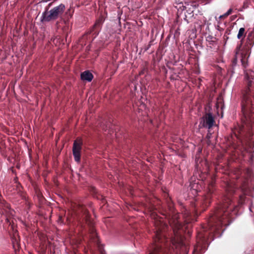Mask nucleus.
Wrapping results in <instances>:
<instances>
[{
    "mask_svg": "<svg viewBox=\"0 0 254 254\" xmlns=\"http://www.w3.org/2000/svg\"><path fill=\"white\" fill-rule=\"evenodd\" d=\"M226 191L227 194L224 196L222 203L210 215L207 225H203L201 230L197 232L196 242L198 248L202 249L205 247L209 237L214 235L219 237L222 231V226H228L231 222L232 212L235 207L232 203L231 196L234 193L235 190L231 186L228 185Z\"/></svg>",
    "mask_w": 254,
    "mask_h": 254,
    "instance_id": "nucleus-1",
    "label": "nucleus"
},
{
    "mask_svg": "<svg viewBox=\"0 0 254 254\" xmlns=\"http://www.w3.org/2000/svg\"><path fill=\"white\" fill-rule=\"evenodd\" d=\"M245 79L246 87L241 101L242 125L237 130L238 133L235 131L234 134L237 139L245 136L250 140L254 131V68L246 73Z\"/></svg>",
    "mask_w": 254,
    "mask_h": 254,
    "instance_id": "nucleus-2",
    "label": "nucleus"
},
{
    "mask_svg": "<svg viewBox=\"0 0 254 254\" xmlns=\"http://www.w3.org/2000/svg\"><path fill=\"white\" fill-rule=\"evenodd\" d=\"M148 211L151 213V217L154 219L155 231L153 237V244L152 246L151 251L149 254H168V239L164 232L168 228V225L164 223L161 219H159L155 212V206L149 204L146 206Z\"/></svg>",
    "mask_w": 254,
    "mask_h": 254,
    "instance_id": "nucleus-3",
    "label": "nucleus"
},
{
    "mask_svg": "<svg viewBox=\"0 0 254 254\" xmlns=\"http://www.w3.org/2000/svg\"><path fill=\"white\" fill-rule=\"evenodd\" d=\"M254 45V31H251L247 35L245 45L242 48V40L235 49V57L232 61L231 67L229 69L232 73L234 72V68L237 66L238 59H240L242 65L246 68L248 65V59L251 53V49Z\"/></svg>",
    "mask_w": 254,
    "mask_h": 254,
    "instance_id": "nucleus-4",
    "label": "nucleus"
},
{
    "mask_svg": "<svg viewBox=\"0 0 254 254\" xmlns=\"http://www.w3.org/2000/svg\"><path fill=\"white\" fill-rule=\"evenodd\" d=\"M79 211L81 213V219L82 221H84L90 227V243L91 245L93 244L97 248L100 254H104V250L103 246L100 244V240L98 238L95 229L93 227V222L90 218L88 211L84 206H81L79 208Z\"/></svg>",
    "mask_w": 254,
    "mask_h": 254,
    "instance_id": "nucleus-5",
    "label": "nucleus"
},
{
    "mask_svg": "<svg viewBox=\"0 0 254 254\" xmlns=\"http://www.w3.org/2000/svg\"><path fill=\"white\" fill-rule=\"evenodd\" d=\"M163 215L168 219L174 233H176L177 231L181 229L182 226L179 220L180 214L176 212L172 203H170L168 204V210L165 213H163Z\"/></svg>",
    "mask_w": 254,
    "mask_h": 254,
    "instance_id": "nucleus-6",
    "label": "nucleus"
},
{
    "mask_svg": "<svg viewBox=\"0 0 254 254\" xmlns=\"http://www.w3.org/2000/svg\"><path fill=\"white\" fill-rule=\"evenodd\" d=\"M64 9V5L61 4L58 6L54 7L50 10H46L43 13L41 21L43 22H49L57 19L62 15Z\"/></svg>",
    "mask_w": 254,
    "mask_h": 254,
    "instance_id": "nucleus-7",
    "label": "nucleus"
},
{
    "mask_svg": "<svg viewBox=\"0 0 254 254\" xmlns=\"http://www.w3.org/2000/svg\"><path fill=\"white\" fill-rule=\"evenodd\" d=\"M198 205V202H196L194 204V209L192 210L193 213H194L193 215L191 214V213L186 209H185L184 211H182L185 218V222L186 223H190L196 221V216L198 215V213L199 211L198 208H197Z\"/></svg>",
    "mask_w": 254,
    "mask_h": 254,
    "instance_id": "nucleus-8",
    "label": "nucleus"
},
{
    "mask_svg": "<svg viewBox=\"0 0 254 254\" xmlns=\"http://www.w3.org/2000/svg\"><path fill=\"white\" fill-rule=\"evenodd\" d=\"M83 144L82 140L80 138H77L73 144L72 152L74 160L79 162L80 161L81 150Z\"/></svg>",
    "mask_w": 254,
    "mask_h": 254,
    "instance_id": "nucleus-9",
    "label": "nucleus"
},
{
    "mask_svg": "<svg viewBox=\"0 0 254 254\" xmlns=\"http://www.w3.org/2000/svg\"><path fill=\"white\" fill-rule=\"evenodd\" d=\"M104 20L105 18L104 16L102 15L100 16L97 19L96 22L91 29L90 31V34H92V35L94 36V38L98 35Z\"/></svg>",
    "mask_w": 254,
    "mask_h": 254,
    "instance_id": "nucleus-10",
    "label": "nucleus"
},
{
    "mask_svg": "<svg viewBox=\"0 0 254 254\" xmlns=\"http://www.w3.org/2000/svg\"><path fill=\"white\" fill-rule=\"evenodd\" d=\"M202 120V126L208 128L212 127L215 123L214 119L211 113H210L206 114L205 116L203 117Z\"/></svg>",
    "mask_w": 254,
    "mask_h": 254,
    "instance_id": "nucleus-11",
    "label": "nucleus"
},
{
    "mask_svg": "<svg viewBox=\"0 0 254 254\" xmlns=\"http://www.w3.org/2000/svg\"><path fill=\"white\" fill-rule=\"evenodd\" d=\"M212 188V185L209 186L207 193L206 195H205V197L204 198V202L203 203V205H205V206H207L210 203L211 195L214 192Z\"/></svg>",
    "mask_w": 254,
    "mask_h": 254,
    "instance_id": "nucleus-12",
    "label": "nucleus"
},
{
    "mask_svg": "<svg viewBox=\"0 0 254 254\" xmlns=\"http://www.w3.org/2000/svg\"><path fill=\"white\" fill-rule=\"evenodd\" d=\"M93 78V75L89 70H86L81 73V79L82 80H86L88 82L92 81Z\"/></svg>",
    "mask_w": 254,
    "mask_h": 254,
    "instance_id": "nucleus-13",
    "label": "nucleus"
},
{
    "mask_svg": "<svg viewBox=\"0 0 254 254\" xmlns=\"http://www.w3.org/2000/svg\"><path fill=\"white\" fill-rule=\"evenodd\" d=\"M196 1H185L184 4L183 5L184 9H188V10L191 11V6H195V4H194ZM183 4H184L183 3Z\"/></svg>",
    "mask_w": 254,
    "mask_h": 254,
    "instance_id": "nucleus-14",
    "label": "nucleus"
},
{
    "mask_svg": "<svg viewBox=\"0 0 254 254\" xmlns=\"http://www.w3.org/2000/svg\"><path fill=\"white\" fill-rule=\"evenodd\" d=\"M246 35V32H245V28H241L240 29H239V31L238 32V35H237V38L238 39H243V38Z\"/></svg>",
    "mask_w": 254,
    "mask_h": 254,
    "instance_id": "nucleus-15",
    "label": "nucleus"
},
{
    "mask_svg": "<svg viewBox=\"0 0 254 254\" xmlns=\"http://www.w3.org/2000/svg\"><path fill=\"white\" fill-rule=\"evenodd\" d=\"M232 8H230L228 11L227 12H226L225 13H224V14L222 15H220L219 16V18L220 19H222V18H225L226 17H227L228 15H229L230 14H231L232 13Z\"/></svg>",
    "mask_w": 254,
    "mask_h": 254,
    "instance_id": "nucleus-16",
    "label": "nucleus"
},
{
    "mask_svg": "<svg viewBox=\"0 0 254 254\" xmlns=\"http://www.w3.org/2000/svg\"><path fill=\"white\" fill-rule=\"evenodd\" d=\"M215 38L212 37V36H209L207 37L206 40L210 42V44H212L213 43L215 42Z\"/></svg>",
    "mask_w": 254,
    "mask_h": 254,
    "instance_id": "nucleus-17",
    "label": "nucleus"
},
{
    "mask_svg": "<svg viewBox=\"0 0 254 254\" xmlns=\"http://www.w3.org/2000/svg\"><path fill=\"white\" fill-rule=\"evenodd\" d=\"M16 186L17 187V189L18 191H20V189L21 188V186L19 183H16Z\"/></svg>",
    "mask_w": 254,
    "mask_h": 254,
    "instance_id": "nucleus-18",
    "label": "nucleus"
},
{
    "mask_svg": "<svg viewBox=\"0 0 254 254\" xmlns=\"http://www.w3.org/2000/svg\"><path fill=\"white\" fill-rule=\"evenodd\" d=\"M58 222H61V223H63V218L62 216H60L58 219Z\"/></svg>",
    "mask_w": 254,
    "mask_h": 254,
    "instance_id": "nucleus-19",
    "label": "nucleus"
},
{
    "mask_svg": "<svg viewBox=\"0 0 254 254\" xmlns=\"http://www.w3.org/2000/svg\"><path fill=\"white\" fill-rule=\"evenodd\" d=\"M230 33V30H228V29H227L226 32H225V34H229Z\"/></svg>",
    "mask_w": 254,
    "mask_h": 254,
    "instance_id": "nucleus-20",
    "label": "nucleus"
},
{
    "mask_svg": "<svg viewBox=\"0 0 254 254\" xmlns=\"http://www.w3.org/2000/svg\"><path fill=\"white\" fill-rule=\"evenodd\" d=\"M92 191H93V193H96V190L95 188H92Z\"/></svg>",
    "mask_w": 254,
    "mask_h": 254,
    "instance_id": "nucleus-21",
    "label": "nucleus"
},
{
    "mask_svg": "<svg viewBox=\"0 0 254 254\" xmlns=\"http://www.w3.org/2000/svg\"><path fill=\"white\" fill-rule=\"evenodd\" d=\"M224 38L226 40H227L229 38L226 35V34H225L224 36Z\"/></svg>",
    "mask_w": 254,
    "mask_h": 254,
    "instance_id": "nucleus-22",
    "label": "nucleus"
},
{
    "mask_svg": "<svg viewBox=\"0 0 254 254\" xmlns=\"http://www.w3.org/2000/svg\"><path fill=\"white\" fill-rule=\"evenodd\" d=\"M91 252H92V253H93V252H92L93 250H92V249H91Z\"/></svg>",
    "mask_w": 254,
    "mask_h": 254,
    "instance_id": "nucleus-23",
    "label": "nucleus"
}]
</instances>
